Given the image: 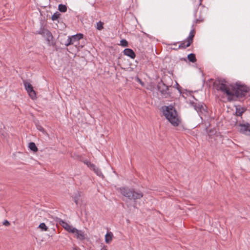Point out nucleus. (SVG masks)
<instances>
[{"label": "nucleus", "mask_w": 250, "mask_h": 250, "mask_svg": "<svg viewBox=\"0 0 250 250\" xmlns=\"http://www.w3.org/2000/svg\"><path fill=\"white\" fill-rule=\"evenodd\" d=\"M164 116L174 126H178L181 123L178 112L175 107L172 105L162 107Z\"/></svg>", "instance_id": "1"}, {"label": "nucleus", "mask_w": 250, "mask_h": 250, "mask_svg": "<svg viewBox=\"0 0 250 250\" xmlns=\"http://www.w3.org/2000/svg\"><path fill=\"white\" fill-rule=\"evenodd\" d=\"M121 194L130 200L134 202V207H136V200L140 199L144 196V193L139 189L129 188L127 187L120 188Z\"/></svg>", "instance_id": "2"}, {"label": "nucleus", "mask_w": 250, "mask_h": 250, "mask_svg": "<svg viewBox=\"0 0 250 250\" xmlns=\"http://www.w3.org/2000/svg\"><path fill=\"white\" fill-rule=\"evenodd\" d=\"M230 87L233 96L237 98H243L249 92L250 88L245 84L236 82L235 84H230Z\"/></svg>", "instance_id": "3"}, {"label": "nucleus", "mask_w": 250, "mask_h": 250, "mask_svg": "<svg viewBox=\"0 0 250 250\" xmlns=\"http://www.w3.org/2000/svg\"><path fill=\"white\" fill-rule=\"evenodd\" d=\"M227 83V81L224 79H218L214 83V85L217 90L225 93L228 96V100L230 101L231 100L230 97H233V94L226 84Z\"/></svg>", "instance_id": "4"}, {"label": "nucleus", "mask_w": 250, "mask_h": 250, "mask_svg": "<svg viewBox=\"0 0 250 250\" xmlns=\"http://www.w3.org/2000/svg\"><path fill=\"white\" fill-rule=\"evenodd\" d=\"M157 88L161 94L165 96V98H167L170 96L169 92V86H167L164 83L162 80H161L158 83Z\"/></svg>", "instance_id": "5"}, {"label": "nucleus", "mask_w": 250, "mask_h": 250, "mask_svg": "<svg viewBox=\"0 0 250 250\" xmlns=\"http://www.w3.org/2000/svg\"><path fill=\"white\" fill-rule=\"evenodd\" d=\"M178 43H180L179 45L177 48H172V50H178V49H185L189 47L192 43L186 39L181 42H176L174 43H168V45H176Z\"/></svg>", "instance_id": "6"}, {"label": "nucleus", "mask_w": 250, "mask_h": 250, "mask_svg": "<svg viewBox=\"0 0 250 250\" xmlns=\"http://www.w3.org/2000/svg\"><path fill=\"white\" fill-rule=\"evenodd\" d=\"M238 125L239 126L240 133L247 136H250V124L247 122L240 123Z\"/></svg>", "instance_id": "7"}, {"label": "nucleus", "mask_w": 250, "mask_h": 250, "mask_svg": "<svg viewBox=\"0 0 250 250\" xmlns=\"http://www.w3.org/2000/svg\"><path fill=\"white\" fill-rule=\"evenodd\" d=\"M24 87L25 88L26 90L28 92L30 97L32 99L34 100L36 99V92L33 89V87L32 84L29 83L27 82H23Z\"/></svg>", "instance_id": "8"}, {"label": "nucleus", "mask_w": 250, "mask_h": 250, "mask_svg": "<svg viewBox=\"0 0 250 250\" xmlns=\"http://www.w3.org/2000/svg\"><path fill=\"white\" fill-rule=\"evenodd\" d=\"M83 35L82 33H78L75 35L69 36V42L68 43L73 44L75 42L79 41L83 39Z\"/></svg>", "instance_id": "9"}, {"label": "nucleus", "mask_w": 250, "mask_h": 250, "mask_svg": "<svg viewBox=\"0 0 250 250\" xmlns=\"http://www.w3.org/2000/svg\"><path fill=\"white\" fill-rule=\"evenodd\" d=\"M59 224L68 232L73 233L75 230V228H73L71 226L69 225L67 223L65 222L62 219L59 220Z\"/></svg>", "instance_id": "10"}, {"label": "nucleus", "mask_w": 250, "mask_h": 250, "mask_svg": "<svg viewBox=\"0 0 250 250\" xmlns=\"http://www.w3.org/2000/svg\"><path fill=\"white\" fill-rule=\"evenodd\" d=\"M72 233L75 234V236L77 239L81 241H83L86 239V234L81 230H78L75 228Z\"/></svg>", "instance_id": "11"}, {"label": "nucleus", "mask_w": 250, "mask_h": 250, "mask_svg": "<svg viewBox=\"0 0 250 250\" xmlns=\"http://www.w3.org/2000/svg\"><path fill=\"white\" fill-rule=\"evenodd\" d=\"M43 37L46 38V40L48 44H53L52 42L53 36L51 32L48 30L47 29L46 30H45V34L43 35Z\"/></svg>", "instance_id": "12"}, {"label": "nucleus", "mask_w": 250, "mask_h": 250, "mask_svg": "<svg viewBox=\"0 0 250 250\" xmlns=\"http://www.w3.org/2000/svg\"><path fill=\"white\" fill-rule=\"evenodd\" d=\"M124 54L131 59H134L136 57V54L134 51L130 48H125L123 51Z\"/></svg>", "instance_id": "13"}, {"label": "nucleus", "mask_w": 250, "mask_h": 250, "mask_svg": "<svg viewBox=\"0 0 250 250\" xmlns=\"http://www.w3.org/2000/svg\"><path fill=\"white\" fill-rule=\"evenodd\" d=\"M246 109L241 106L236 107L235 115L237 116H241L242 114L246 111Z\"/></svg>", "instance_id": "14"}, {"label": "nucleus", "mask_w": 250, "mask_h": 250, "mask_svg": "<svg viewBox=\"0 0 250 250\" xmlns=\"http://www.w3.org/2000/svg\"><path fill=\"white\" fill-rule=\"evenodd\" d=\"M69 42V37H68L67 39L66 38L65 35H63V36L61 37V38L60 39V43L66 46H68L71 44L67 43Z\"/></svg>", "instance_id": "15"}, {"label": "nucleus", "mask_w": 250, "mask_h": 250, "mask_svg": "<svg viewBox=\"0 0 250 250\" xmlns=\"http://www.w3.org/2000/svg\"><path fill=\"white\" fill-rule=\"evenodd\" d=\"M190 104L194 107L196 111H200V109L202 107V104L200 103H195L194 102H190Z\"/></svg>", "instance_id": "16"}, {"label": "nucleus", "mask_w": 250, "mask_h": 250, "mask_svg": "<svg viewBox=\"0 0 250 250\" xmlns=\"http://www.w3.org/2000/svg\"><path fill=\"white\" fill-rule=\"evenodd\" d=\"M195 30L194 29H192L189 33V36L186 39L192 43L193 42V38L195 36Z\"/></svg>", "instance_id": "17"}, {"label": "nucleus", "mask_w": 250, "mask_h": 250, "mask_svg": "<svg viewBox=\"0 0 250 250\" xmlns=\"http://www.w3.org/2000/svg\"><path fill=\"white\" fill-rule=\"evenodd\" d=\"M188 60L192 63H194L196 62L197 59L195 54L190 53L188 55Z\"/></svg>", "instance_id": "18"}, {"label": "nucleus", "mask_w": 250, "mask_h": 250, "mask_svg": "<svg viewBox=\"0 0 250 250\" xmlns=\"http://www.w3.org/2000/svg\"><path fill=\"white\" fill-rule=\"evenodd\" d=\"M113 235L112 232L107 233L105 236V241L107 244L110 243L111 241Z\"/></svg>", "instance_id": "19"}, {"label": "nucleus", "mask_w": 250, "mask_h": 250, "mask_svg": "<svg viewBox=\"0 0 250 250\" xmlns=\"http://www.w3.org/2000/svg\"><path fill=\"white\" fill-rule=\"evenodd\" d=\"M81 196V192L78 191L73 197L74 202L76 205H78V201Z\"/></svg>", "instance_id": "20"}, {"label": "nucleus", "mask_w": 250, "mask_h": 250, "mask_svg": "<svg viewBox=\"0 0 250 250\" xmlns=\"http://www.w3.org/2000/svg\"><path fill=\"white\" fill-rule=\"evenodd\" d=\"M200 109V111H197L200 116L203 115H205L206 113H207L208 112L207 107H206V106H204L203 104L202 105V107H201Z\"/></svg>", "instance_id": "21"}, {"label": "nucleus", "mask_w": 250, "mask_h": 250, "mask_svg": "<svg viewBox=\"0 0 250 250\" xmlns=\"http://www.w3.org/2000/svg\"><path fill=\"white\" fill-rule=\"evenodd\" d=\"M29 147L31 150H32L34 152H36L38 150V147H37L36 144L34 142H30L29 144Z\"/></svg>", "instance_id": "22"}, {"label": "nucleus", "mask_w": 250, "mask_h": 250, "mask_svg": "<svg viewBox=\"0 0 250 250\" xmlns=\"http://www.w3.org/2000/svg\"><path fill=\"white\" fill-rule=\"evenodd\" d=\"M58 10L61 12H65L67 11V6L62 4H60L58 6Z\"/></svg>", "instance_id": "23"}, {"label": "nucleus", "mask_w": 250, "mask_h": 250, "mask_svg": "<svg viewBox=\"0 0 250 250\" xmlns=\"http://www.w3.org/2000/svg\"><path fill=\"white\" fill-rule=\"evenodd\" d=\"M61 15V14L59 12H56L52 15L51 20L53 21H56L60 18Z\"/></svg>", "instance_id": "24"}, {"label": "nucleus", "mask_w": 250, "mask_h": 250, "mask_svg": "<svg viewBox=\"0 0 250 250\" xmlns=\"http://www.w3.org/2000/svg\"><path fill=\"white\" fill-rule=\"evenodd\" d=\"M39 228H40L42 231H47L48 229V228L46 226L45 224L44 223H41L39 227Z\"/></svg>", "instance_id": "25"}, {"label": "nucleus", "mask_w": 250, "mask_h": 250, "mask_svg": "<svg viewBox=\"0 0 250 250\" xmlns=\"http://www.w3.org/2000/svg\"><path fill=\"white\" fill-rule=\"evenodd\" d=\"M92 169L96 173L97 175L99 176H102V177H104V175H103L102 171L96 166H95V167H94Z\"/></svg>", "instance_id": "26"}, {"label": "nucleus", "mask_w": 250, "mask_h": 250, "mask_svg": "<svg viewBox=\"0 0 250 250\" xmlns=\"http://www.w3.org/2000/svg\"><path fill=\"white\" fill-rule=\"evenodd\" d=\"M103 25H104L103 22H102L100 21L98 22L97 23V26H96L97 29L98 30H101L104 28Z\"/></svg>", "instance_id": "27"}, {"label": "nucleus", "mask_w": 250, "mask_h": 250, "mask_svg": "<svg viewBox=\"0 0 250 250\" xmlns=\"http://www.w3.org/2000/svg\"><path fill=\"white\" fill-rule=\"evenodd\" d=\"M120 45L124 47H126L128 46V43L126 40L123 39L120 41Z\"/></svg>", "instance_id": "28"}, {"label": "nucleus", "mask_w": 250, "mask_h": 250, "mask_svg": "<svg viewBox=\"0 0 250 250\" xmlns=\"http://www.w3.org/2000/svg\"><path fill=\"white\" fill-rule=\"evenodd\" d=\"M84 163L88 167L91 169H93L96 166L94 164H92L90 161H86Z\"/></svg>", "instance_id": "29"}, {"label": "nucleus", "mask_w": 250, "mask_h": 250, "mask_svg": "<svg viewBox=\"0 0 250 250\" xmlns=\"http://www.w3.org/2000/svg\"><path fill=\"white\" fill-rule=\"evenodd\" d=\"M37 128L39 130L42 132L43 134L46 133V131L42 126L40 125H38L37 126Z\"/></svg>", "instance_id": "30"}, {"label": "nucleus", "mask_w": 250, "mask_h": 250, "mask_svg": "<svg viewBox=\"0 0 250 250\" xmlns=\"http://www.w3.org/2000/svg\"><path fill=\"white\" fill-rule=\"evenodd\" d=\"M47 30L46 29H44V28L41 29L38 32V34H41V35H42L43 36L45 34V30Z\"/></svg>", "instance_id": "31"}, {"label": "nucleus", "mask_w": 250, "mask_h": 250, "mask_svg": "<svg viewBox=\"0 0 250 250\" xmlns=\"http://www.w3.org/2000/svg\"><path fill=\"white\" fill-rule=\"evenodd\" d=\"M3 224L4 225H5V226H9L10 225V223H9V221H8L7 220H5L3 222Z\"/></svg>", "instance_id": "32"}, {"label": "nucleus", "mask_w": 250, "mask_h": 250, "mask_svg": "<svg viewBox=\"0 0 250 250\" xmlns=\"http://www.w3.org/2000/svg\"><path fill=\"white\" fill-rule=\"evenodd\" d=\"M137 80H138V82H139V83H140L142 85H144V83L142 82V81L140 79H139V78H137Z\"/></svg>", "instance_id": "33"}, {"label": "nucleus", "mask_w": 250, "mask_h": 250, "mask_svg": "<svg viewBox=\"0 0 250 250\" xmlns=\"http://www.w3.org/2000/svg\"><path fill=\"white\" fill-rule=\"evenodd\" d=\"M177 84L178 85V87H177V89L180 92V93H181V89H180L181 87L178 85V83H177Z\"/></svg>", "instance_id": "34"}, {"label": "nucleus", "mask_w": 250, "mask_h": 250, "mask_svg": "<svg viewBox=\"0 0 250 250\" xmlns=\"http://www.w3.org/2000/svg\"><path fill=\"white\" fill-rule=\"evenodd\" d=\"M181 60H184V61H186V58H182Z\"/></svg>", "instance_id": "35"}, {"label": "nucleus", "mask_w": 250, "mask_h": 250, "mask_svg": "<svg viewBox=\"0 0 250 250\" xmlns=\"http://www.w3.org/2000/svg\"><path fill=\"white\" fill-rule=\"evenodd\" d=\"M73 250H78L76 248H73Z\"/></svg>", "instance_id": "36"}, {"label": "nucleus", "mask_w": 250, "mask_h": 250, "mask_svg": "<svg viewBox=\"0 0 250 250\" xmlns=\"http://www.w3.org/2000/svg\"><path fill=\"white\" fill-rule=\"evenodd\" d=\"M177 47H174L173 48H177Z\"/></svg>", "instance_id": "37"}]
</instances>
